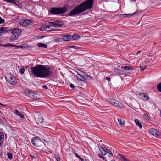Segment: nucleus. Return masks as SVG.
<instances>
[{
  "label": "nucleus",
  "mask_w": 161,
  "mask_h": 161,
  "mask_svg": "<svg viewBox=\"0 0 161 161\" xmlns=\"http://www.w3.org/2000/svg\"><path fill=\"white\" fill-rule=\"evenodd\" d=\"M31 73L33 77L46 78L52 74V70L50 67L43 65H38L30 68Z\"/></svg>",
  "instance_id": "1"
},
{
  "label": "nucleus",
  "mask_w": 161,
  "mask_h": 161,
  "mask_svg": "<svg viewBox=\"0 0 161 161\" xmlns=\"http://www.w3.org/2000/svg\"><path fill=\"white\" fill-rule=\"evenodd\" d=\"M93 4V0H87L86 1L76 6L71 11L69 14V16H74L86 10L90 9L92 7Z\"/></svg>",
  "instance_id": "2"
},
{
  "label": "nucleus",
  "mask_w": 161,
  "mask_h": 161,
  "mask_svg": "<svg viewBox=\"0 0 161 161\" xmlns=\"http://www.w3.org/2000/svg\"><path fill=\"white\" fill-rule=\"evenodd\" d=\"M67 8L64 7L63 8L52 7L50 12L53 14H58L65 13L67 11Z\"/></svg>",
  "instance_id": "3"
},
{
  "label": "nucleus",
  "mask_w": 161,
  "mask_h": 161,
  "mask_svg": "<svg viewBox=\"0 0 161 161\" xmlns=\"http://www.w3.org/2000/svg\"><path fill=\"white\" fill-rule=\"evenodd\" d=\"M24 93L26 95L32 99H38L40 98V95L33 91L28 90H25Z\"/></svg>",
  "instance_id": "4"
},
{
  "label": "nucleus",
  "mask_w": 161,
  "mask_h": 161,
  "mask_svg": "<svg viewBox=\"0 0 161 161\" xmlns=\"http://www.w3.org/2000/svg\"><path fill=\"white\" fill-rule=\"evenodd\" d=\"M21 30L19 28L13 29L12 31V34L10 39L12 41L16 40L20 35Z\"/></svg>",
  "instance_id": "5"
},
{
  "label": "nucleus",
  "mask_w": 161,
  "mask_h": 161,
  "mask_svg": "<svg viewBox=\"0 0 161 161\" xmlns=\"http://www.w3.org/2000/svg\"><path fill=\"white\" fill-rule=\"evenodd\" d=\"M32 144L34 146L40 147L42 146L43 142L37 137L32 138L31 140Z\"/></svg>",
  "instance_id": "6"
},
{
  "label": "nucleus",
  "mask_w": 161,
  "mask_h": 161,
  "mask_svg": "<svg viewBox=\"0 0 161 161\" xmlns=\"http://www.w3.org/2000/svg\"><path fill=\"white\" fill-rule=\"evenodd\" d=\"M77 74L76 75V76L77 78L80 80L83 81L84 82H86V79L85 77V75L83 73H85V72L81 71L80 70L77 72Z\"/></svg>",
  "instance_id": "7"
},
{
  "label": "nucleus",
  "mask_w": 161,
  "mask_h": 161,
  "mask_svg": "<svg viewBox=\"0 0 161 161\" xmlns=\"http://www.w3.org/2000/svg\"><path fill=\"white\" fill-rule=\"evenodd\" d=\"M32 21L30 19H22L19 22V24L22 26L25 27L31 25Z\"/></svg>",
  "instance_id": "8"
},
{
  "label": "nucleus",
  "mask_w": 161,
  "mask_h": 161,
  "mask_svg": "<svg viewBox=\"0 0 161 161\" xmlns=\"http://www.w3.org/2000/svg\"><path fill=\"white\" fill-rule=\"evenodd\" d=\"M50 24L53 27H61L63 25V21L61 20H57L54 22H50Z\"/></svg>",
  "instance_id": "9"
},
{
  "label": "nucleus",
  "mask_w": 161,
  "mask_h": 161,
  "mask_svg": "<svg viewBox=\"0 0 161 161\" xmlns=\"http://www.w3.org/2000/svg\"><path fill=\"white\" fill-rule=\"evenodd\" d=\"M6 78L7 80L11 85H14L16 83V81L15 78L14 76L12 75H8L7 76Z\"/></svg>",
  "instance_id": "10"
},
{
  "label": "nucleus",
  "mask_w": 161,
  "mask_h": 161,
  "mask_svg": "<svg viewBox=\"0 0 161 161\" xmlns=\"http://www.w3.org/2000/svg\"><path fill=\"white\" fill-rule=\"evenodd\" d=\"M114 72L118 74L121 75H125L126 74V71L124 69H119L118 68H115Z\"/></svg>",
  "instance_id": "11"
},
{
  "label": "nucleus",
  "mask_w": 161,
  "mask_h": 161,
  "mask_svg": "<svg viewBox=\"0 0 161 161\" xmlns=\"http://www.w3.org/2000/svg\"><path fill=\"white\" fill-rule=\"evenodd\" d=\"M35 119L38 123H41L43 120V118L39 114H37L35 117Z\"/></svg>",
  "instance_id": "12"
},
{
  "label": "nucleus",
  "mask_w": 161,
  "mask_h": 161,
  "mask_svg": "<svg viewBox=\"0 0 161 161\" xmlns=\"http://www.w3.org/2000/svg\"><path fill=\"white\" fill-rule=\"evenodd\" d=\"M99 149L101 152V153L103 155H105L107 153V151L108 150L105 147H101L98 146Z\"/></svg>",
  "instance_id": "13"
},
{
  "label": "nucleus",
  "mask_w": 161,
  "mask_h": 161,
  "mask_svg": "<svg viewBox=\"0 0 161 161\" xmlns=\"http://www.w3.org/2000/svg\"><path fill=\"white\" fill-rule=\"evenodd\" d=\"M140 95H141V98L144 101H147L149 99L148 94H145L144 93H141L140 94Z\"/></svg>",
  "instance_id": "14"
},
{
  "label": "nucleus",
  "mask_w": 161,
  "mask_h": 161,
  "mask_svg": "<svg viewBox=\"0 0 161 161\" xmlns=\"http://www.w3.org/2000/svg\"><path fill=\"white\" fill-rule=\"evenodd\" d=\"M149 132L153 136L157 137L158 131L155 129L152 128L149 130Z\"/></svg>",
  "instance_id": "15"
},
{
  "label": "nucleus",
  "mask_w": 161,
  "mask_h": 161,
  "mask_svg": "<svg viewBox=\"0 0 161 161\" xmlns=\"http://www.w3.org/2000/svg\"><path fill=\"white\" fill-rule=\"evenodd\" d=\"M71 38V36L70 34L65 35H64L62 37V39L64 41H69Z\"/></svg>",
  "instance_id": "16"
},
{
  "label": "nucleus",
  "mask_w": 161,
  "mask_h": 161,
  "mask_svg": "<svg viewBox=\"0 0 161 161\" xmlns=\"http://www.w3.org/2000/svg\"><path fill=\"white\" fill-rule=\"evenodd\" d=\"M114 105L119 108H123L124 107L123 104L121 103L116 100H115Z\"/></svg>",
  "instance_id": "17"
},
{
  "label": "nucleus",
  "mask_w": 161,
  "mask_h": 161,
  "mask_svg": "<svg viewBox=\"0 0 161 161\" xmlns=\"http://www.w3.org/2000/svg\"><path fill=\"white\" fill-rule=\"evenodd\" d=\"M13 112L15 114L19 116L21 118H24V116L19 111H18L17 110L14 109Z\"/></svg>",
  "instance_id": "18"
},
{
  "label": "nucleus",
  "mask_w": 161,
  "mask_h": 161,
  "mask_svg": "<svg viewBox=\"0 0 161 161\" xmlns=\"http://www.w3.org/2000/svg\"><path fill=\"white\" fill-rule=\"evenodd\" d=\"M132 106L133 108L138 109L139 106V105L137 101H135L133 103V104H132Z\"/></svg>",
  "instance_id": "19"
},
{
  "label": "nucleus",
  "mask_w": 161,
  "mask_h": 161,
  "mask_svg": "<svg viewBox=\"0 0 161 161\" xmlns=\"http://www.w3.org/2000/svg\"><path fill=\"white\" fill-rule=\"evenodd\" d=\"M85 75V77L86 79L90 81H92L93 80V78L90 75L86 74V73H83Z\"/></svg>",
  "instance_id": "20"
},
{
  "label": "nucleus",
  "mask_w": 161,
  "mask_h": 161,
  "mask_svg": "<svg viewBox=\"0 0 161 161\" xmlns=\"http://www.w3.org/2000/svg\"><path fill=\"white\" fill-rule=\"evenodd\" d=\"M4 140V135L2 132H0V144H1Z\"/></svg>",
  "instance_id": "21"
},
{
  "label": "nucleus",
  "mask_w": 161,
  "mask_h": 161,
  "mask_svg": "<svg viewBox=\"0 0 161 161\" xmlns=\"http://www.w3.org/2000/svg\"><path fill=\"white\" fill-rule=\"evenodd\" d=\"M38 46L40 47H43L44 48H46L47 47V44L42 43H38Z\"/></svg>",
  "instance_id": "22"
},
{
  "label": "nucleus",
  "mask_w": 161,
  "mask_h": 161,
  "mask_svg": "<svg viewBox=\"0 0 161 161\" xmlns=\"http://www.w3.org/2000/svg\"><path fill=\"white\" fill-rule=\"evenodd\" d=\"M135 122L140 128H141L142 127V124L139 122L138 119H136L135 120Z\"/></svg>",
  "instance_id": "23"
},
{
  "label": "nucleus",
  "mask_w": 161,
  "mask_h": 161,
  "mask_svg": "<svg viewBox=\"0 0 161 161\" xmlns=\"http://www.w3.org/2000/svg\"><path fill=\"white\" fill-rule=\"evenodd\" d=\"M49 136L47 134H45L44 136L42 138V140L44 142H45L46 143H48L49 142L46 138H48Z\"/></svg>",
  "instance_id": "24"
},
{
  "label": "nucleus",
  "mask_w": 161,
  "mask_h": 161,
  "mask_svg": "<svg viewBox=\"0 0 161 161\" xmlns=\"http://www.w3.org/2000/svg\"><path fill=\"white\" fill-rule=\"evenodd\" d=\"M5 46H11L12 47H16L17 48H19V47H21V46H16L15 45H13L11 44H6Z\"/></svg>",
  "instance_id": "25"
},
{
  "label": "nucleus",
  "mask_w": 161,
  "mask_h": 161,
  "mask_svg": "<svg viewBox=\"0 0 161 161\" xmlns=\"http://www.w3.org/2000/svg\"><path fill=\"white\" fill-rule=\"evenodd\" d=\"M119 123L122 126L125 125V123L124 120H122L121 119L118 118V119Z\"/></svg>",
  "instance_id": "26"
},
{
  "label": "nucleus",
  "mask_w": 161,
  "mask_h": 161,
  "mask_svg": "<svg viewBox=\"0 0 161 161\" xmlns=\"http://www.w3.org/2000/svg\"><path fill=\"white\" fill-rule=\"evenodd\" d=\"M122 68H123L124 70H129L132 68L131 66H125L124 67L122 66Z\"/></svg>",
  "instance_id": "27"
},
{
  "label": "nucleus",
  "mask_w": 161,
  "mask_h": 161,
  "mask_svg": "<svg viewBox=\"0 0 161 161\" xmlns=\"http://www.w3.org/2000/svg\"><path fill=\"white\" fill-rule=\"evenodd\" d=\"M136 13V12H135L134 13H133V14H122V15H124V17H127L128 16H132L134 15Z\"/></svg>",
  "instance_id": "28"
},
{
  "label": "nucleus",
  "mask_w": 161,
  "mask_h": 161,
  "mask_svg": "<svg viewBox=\"0 0 161 161\" xmlns=\"http://www.w3.org/2000/svg\"><path fill=\"white\" fill-rule=\"evenodd\" d=\"M78 37H79V36H78V34H74L72 36V38L74 40H76Z\"/></svg>",
  "instance_id": "29"
},
{
  "label": "nucleus",
  "mask_w": 161,
  "mask_h": 161,
  "mask_svg": "<svg viewBox=\"0 0 161 161\" xmlns=\"http://www.w3.org/2000/svg\"><path fill=\"white\" fill-rule=\"evenodd\" d=\"M4 1L7 2H10L12 3H14L16 5L17 4L15 0H3Z\"/></svg>",
  "instance_id": "30"
},
{
  "label": "nucleus",
  "mask_w": 161,
  "mask_h": 161,
  "mask_svg": "<svg viewBox=\"0 0 161 161\" xmlns=\"http://www.w3.org/2000/svg\"><path fill=\"white\" fill-rule=\"evenodd\" d=\"M68 48H74L75 49H78L80 48V47L76 46H68L67 47Z\"/></svg>",
  "instance_id": "31"
},
{
  "label": "nucleus",
  "mask_w": 161,
  "mask_h": 161,
  "mask_svg": "<svg viewBox=\"0 0 161 161\" xmlns=\"http://www.w3.org/2000/svg\"><path fill=\"white\" fill-rule=\"evenodd\" d=\"M119 157L121 158L122 160L124 161H129L128 159H126L125 157L119 154Z\"/></svg>",
  "instance_id": "32"
},
{
  "label": "nucleus",
  "mask_w": 161,
  "mask_h": 161,
  "mask_svg": "<svg viewBox=\"0 0 161 161\" xmlns=\"http://www.w3.org/2000/svg\"><path fill=\"white\" fill-rule=\"evenodd\" d=\"M143 117L144 119L146 120H149L150 118L147 114H144L143 115Z\"/></svg>",
  "instance_id": "33"
},
{
  "label": "nucleus",
  "mask_w": 161,
  "mask_h": 161,
  "mask_svg": "<svg viewBox=\"0 0 161 161\" xmlns=\"http://www.w3.org/2000/svg\"><path fill=\"white\" fill-rule=\"evenodd\" d=\"M7 155L8 158L11 160L13 158V156L12 154L10 153H7Z\"/></svg>",
  "instance_id": "34"
},
{
  "label": "nucleus",
  "mask_w": 161,
  "mask_h": 161,
  "mask_svg": "<svg viewBox=\"0 0 161 161\" xmlns=\"http://www.w3.org/2000/svg\"><path fill=\"white\" fill-rule=\"evenodd\" d=\"M115 100L113 99H110L109 100V103L112 104H113L114 103V102H115Z\"/></svg>",
  "instance_id": "35"
},
{
  "label": "nucleus",
  "mask_w": 161,
  "mask_h": 161,
  "mask_svg": "<svg viewBox=\"0 0 161 161\" xmlns=\"http://www.w3.org/2000/svg\"><path fill=\"white\" fill-rule=\"evenodd\" d=\"M157 88L160 92H161V83H159L157 86Z\"/></svg>",
  "instance_id": "36"
},
{
  "label": "nucleus",
  "mask_w": 161,
  "mask_h": 161,
  "mask_svg": "<svg viewBox=\"0 0 161 161\" xmlns=\"http://www.w3.org/2000/svg\"><path fill=\"white\" fill-rule=\"evenodd\" d=\"M147 68V66H141L140 67V69L142 71L144 70Z\"/></svg>",
  "instance_id": "37"
},
{
  "label": "nucleus",
  "mask_w": 161,
  "mask_h": 161,
  "mask_svg": "<svg viewBox=\"0 0 161 161\" xmlns=\"http://www.w3.org/2000/svg\"><path fill=\"white\" fill-rule=\"evenodd\" d=\"M25 71L24 69L23 68H21L19 69V72L21 74H23Z\"/></svg>",
  "instance_id": "38"
},
{
  "label": "nucleus",
  "mask_w": 161,
  "mask_h": 161,
  "mask_svg": "<svg viewBox=\"0 0 161 161\" xmlns=\"http://www.w3.org/2000/svg\"><path fill=\"white\" fill-rule=\"evenodd\" d=\"M5 31V28L4 27H3L0 28V32H2L3 31Z\"/></svg>",
  "instance_id": "39"
},
{
  "label": "nucleus",
  "mask_w": 161,
  "mask_h": 161,
  "mask_svg": "<svg viewBox=\"0 0 161 161\" xmlns=\"http://www.w3.org/2000/svg\"><path fill=\"white\" fill-rule=\"evenodd\" d=\"M4 20L3 19L1 18L0 17V24L2 23H4Z\"/></svg>",
  "instance_id": "40"
},
{
  "label": "nucleus",
  "mask_w": 161,
  "mask_h": 161,
  "mask_svg": "<svg viewBox=\"0 0 161 161\" xmlns=\"http://www.w3.org/2000/svg\"><path fill=\"white\" fill-rule=\"evenodd\" d=\"M69 86L72 88H75L73 84H71Z\"/></svg>",
  "instance_id": "41"
},
{
  "label": "nucleus",
  "mask_w": 161,
  "mask_h": 161,
  "mask_svg": "<svg viewBox=\"0 0 161 161\" xmlns=\"http://www.w3.org/2000/svg\"><path fill=\"white\" fill-rule=\"evenodd\" d=\"M42 88H43L45 89H48V87H47V86L46 85H45L43 86Z\"/></svg>",
  "instance_id": "42"
},
{
  "label": "nucleus",
  "mask_w": 161,
  "mask_h": 161,
  "mask_svg": "<svg viewBox=\"0 0 161 161\" xmlns=\"http://www.w3.org/2000/svg\"><path fill=\"white\" fill-rule=\"evenodd\" d=\"M107 153H109L110 155H112L113 154H112V153L110 151V150H108V151H107Z\"/></svg>",
  "instance_id": "43"
},
{
  "label": "nucleus",
  "mask_w": 161,
  "mask_h": 161,
  "mask_svg": "<svg viewBox=\"0 0 161 161\" xmlns=\"http://www.w3.org/2000/svg\"><path fill=\"white\" fill-rule=\"evenodd\" d=\"M106 79L108 81H110V77H106Z\"/></svg>",
  "instance_id": "44"
},
{
  "label": "nucleus",
  "mask_w": 161,
  "mask_h": 161,
  "mask_svg": "<svg viewBox=\"0 0 161 161\" xmlns=\"http://www.w3.org/2000/svg\"><path fill=\"white\" fill-rule=\"evenodd\" d=\"M75 156L78 158H80L79 156L76 153H75Z\"/></svg>",
  "instance_id": "45"
},
{
  "label": "nucleus",
  "mask_w": 161,
  "mask_h": 161,
  "mask_svg": "<svg viewBox=\"0 0 161 161\" xmlns=\"http://www.w3.org/2000/svg\"><path fill=\"white\" fill-rule=\"evenodd\" d=\"M79 158V159L81 161H83L84 159L83 158H82L80 157V158Z\"/></svg>",
  "instance_id": "46"
},
{
  "label": "nucleus",
  "mask_w": 161,
  "mask_h": 161,
  "mask_svg": "<svg viewBox=\"0 0 161 161\" xmlns=\"http://www.w3.org/2000/svg\"><path fill=\"white\" fill-rule=\"evenodd\" d=\"M54 41L56 42H59V40L58 39H56L54 40Z\"/></svg>",
  "instance_id": "47"
},
{
  "label": "nucleus",
  "mask_w": 161,
  "mask_h": 161,
  "mask_svg": "<svg viewBox=\"0 0 161 161\" xmlns=\"http://www.w3.org/2000/svg\"><path fill=\"white\" fill-rule=\"evenodd\" d=\"M101 158H103V157L101 155H100V154H99L98 155Z\"/></svg>",
  "instance_id": "48"
},
{
  "label": "nucleus",
  "mask_w": 161,
  "mask_h": 161,
  "mask_svg": "<svg viewBox=\"0 0 161 161\" xmlns=\"http://www.w3.org/2000/svg\"><path fill=\"white\" fill-rule=\"evenodd\" d=\"M141 52V51H138V52H137L136 53V54H138L139 53H140Z\"/></svg>",
  "instance_id": "49"
},
{
  "label": "nucleus",
  "mask_w": 161,
  "mask_h": 161,
  "mask_svg": "<svg viewBox=\"0 0 161 161\" xmlns=\"http://www.w3.org/2000/svg\"><path fill=\"white\" fill-rule=\"evenodd\" d=\"M2 155V152L0 151V155Z\"/></svg>",
  "instance_id": "50"
},
{
  "label": "nucleus",
  "mask_w": 161,
  "mask_h": 161,
  "mask_svg": "<svg viewBox=\"0 0 161 161\" xmlns=\"http://www.w3.org/2000/svg\"><path fill=\"white\" fill-rule=\"evenodd\" d=\"M0 105H2V106H5V105H3V104H1V103H0Z\"/></svg>",
  "instance_id": "51"
},
{
  "label": "nucleus",
  "mask_w": 161,
  "mask_h": 161,
  "mask_svg": "<svg viewBox=\"0 0 161 161\" xmlns=\"http://www.w3.org/2000/svg\"><path fill=\"white\" fill-rule=\"evenodd\" d=\"M1 121H2V120L1 119H0V123L1 122Z\"/></svg>",
  "instance_id": "52"
},
{
  "label": "nucleus",
  "mask_w": 161,
  "mask_h": 161,
  "mask_svg": "<svg viewBox=\"0 0 161 161\" xmlns=\"http://www.w3.org/2000/svg\"><path fill=\"white\" fill-rule=\"evenodd\" d=\"M42 27L40 28L41 30V29H42Z\"/></svg>",
  "instance_id": "53"
},
{
  "label": "nucleus",
  "mask_w": 161,
  "mask_h": 161,
  "mask_svg": "<svg viewBox=\"0 0 161 161\" xmlns=\"http://www.w3.org/2000/svg\"><path fill=\"white\" fill-rule=\"evenodd\" d=\"M57 161H59V160L58 159H57Z\"/></svg>",
  "instance_id": "54"
}]
</instances>
